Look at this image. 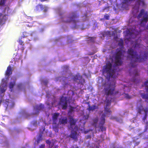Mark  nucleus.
<instances>
[{
  "instance_id": "nucleus-29",
  "label": "nucleus",
  "mask_w": 148,
  "mask_h": 148,
  "mask_svg": "<svg viewBox=\"0 0 148 148\" xmlns=\"http://www.w3.org/2000/svg\"><path fill=\"white\" fill-rule=\"evenodd\" d=\"M106 106H109L110 105L111 103V100H109L106 98Z\"/></svg>"
},
{
  "instance_id": "nucleus-24",
  "label": "nucleus",
  "mask_w": 148,
  "mask_h": 148,
  "mask_svg": "<svg viewBox=\"0 0 148 148\" xmlns=\"http://www.w3.org/2000/svg\"><path fill=\"white\" fill-rule=\"evenodd\" d=\"M97 108V107L95 105H93L92 106H88V108L87 110L89 111H93Z\"/></svg>"
},
{
  "instance_id": "nucleus-26",
  "label": "nucleus",
  "mask_w": 148,
  "mask_h": 148,
  "mask_svg": "<svg viewBox=\"0 0 148 148\" xmlns=\"http://www.w3.org/2000/svg\"><path fill=\"white\" fill-rule=\"evenodd\" d=\"M76 108H74L72 107H71L69 110L68 112V113L69 115L71 114L72 112H75V109Z\"/></svg>"
},
{
  "instance_id": "nucleus-35",
  "label": "nucleus",
  "mask_w": 148,
  "mask_h": 148,
  "mask_svg": "<svg viewBox=\"0 0 148 148\" xmlns=\"http://www.w3.org/2000/svg\"><path fill=\"white\" fill-rule=\"evenodd\" d=\"M125 97L127 99H130L131 98V97L129 96L128 94H125Z\"/></svg>"
},
{
  "instance_id": "nucleus-39",
  "label": "nucleus",
  "mask_w": 148,
  "mask_h": 148,
  "mask_svg": "<svg viewBox=\"0 0 148 148\" xmlns=\"http://www.w3.org/2000/svg\"><path fill=\"white\" fill-rule=\"evenodd\" d=\"M45 144H42L40 146V148H44L45 147Z\"/></svg>"
},
{
  "instance_id": "nucleus-50",
  "label": "nucleus",
  "mask_w": 148,
  "mask_h": 148,
  "mask_svg": "<svg viewBox=\"0 0 148 148\" xmlns=\"http://www.w3.org/2000/svg\"><path fill=\"white\" fill-rule=\"evenodd\" d=\"M75 148H79L78 147H75Z\"/></svg>"
},
{
  "instance_id": "nucleus-27",
  "label": "nucleus",
  "mask_w": 148,
  "mask_h": 148,
  "mask_svg": "<svg viewBox=\"0 0 148 148\" xmlns=\"http://www.w3.org/2000/svg\"><path fill=\"white\" fill-rule=\"evenodd\" d=\"M98 118H95L93 119V124L96 127L97 125V123L98 122Z\"/></svg>"
},
{
  "instance_id": "nucleus-51",
  "label": "nucleus",
  "mask_w": 148,
  "mask_h": 148,
  "mask_svg": "<svg viewBox=\"0 0 148 148\" xmlns=\"http://www.w3.org/2000/svg\"><path fill=\"white\" fill-rule=\"evenodd\" d=\"M130 33V35H132V33Z\"/></svg>"
},
{
  "instance_id": "nucleus-18",
  "label": "nucleus",
  "mask_w": 148,
  "mask_h": 148,
  "mask_svg": "<svg viewBox=\"0 0 148 148\" xmlns=\"http://www.w3.org/2000/svg\"><path fill=\"white\" fill-rule=\"evenodd\" d=\"M67 119L66 117L61 118L59 119V123L60 124H66L67 123Z\"/></svg>"
},
{
  "instance_id": "nucleus-21",
  "label": "nucleus",
  "mask_w": 148,
  "mask_h": 148,
  "mask_svg": "<svg viewBox=\"0 0 148 148\" xmlns=\"http://www.w3.org/2000/svg\"><path fill=\"white\" fill-rule=\"evenodd\" d=\"M69 123L71 126L74 125H75L76 123V121L72 117H70L69 118Z\"/></svg>"
},
{
  "instance_id": "nucleus-7",
  "label": "nucleus",
  "mask_w": 148,
  "mask_h": 148,
  "mask_svg": "<svg viewBox=\"0 0 148 148\" xmlns=\"http://www.w3.org/2000/svg\"><path fill=\"white\" fill-rule=\"evenodd\" d=\"M144 14V16L141 20L140 23V25L144 27L145 26L146 24L148 21V16L147 12L145 13V10L143 9H142L140 10L139 14L137 16L138 18H140L142 17V16Z\"/></svg>"
},
{
  "instance_id": "nucleus-13",
  "label": "nucleus",
  "mask_w": 148,
  "mask_h": 148,
  "mask_svg": "<svg viewBox=\"0 0 148 148\" xmlns=\"http://www.w3.org/2000/svg\"><path fill=\"white\" fill-rule=\"evenodd\" d=\"M73 79L74 81L76 82L79 80V81L77 82H78V84H83L85 82L84 79L83 78L82 76H81L79 73L74 76L73 77Z\"/></svg>"
},
{
  "instance_id": "nucleus-17",
  "label": "nucleus",
  "mask_w": 148,
  "mask_h": 148,
  "mask_svg": "<svg viewBox=\"0 0 148 148\" xmlns=\"http://www.w3.org/2000/svg\"><path fill=\"white\" fill-rule=\"evenodd\" d=\"M43 105H42L41 104L39 106H36L34 108V109H35L36 111V112L34 114H38L39 113V111L43 109Z\"/></svg>"
},
{
  "instance_id": "nucleus-8",
  "label": "nucleus",
  "mask_w": 148,
  "mask_h": 148,
  "mask_svg": "<svg viewBox=\"0 0 148 148\" xmlns=\"http://www.w3.org/2000/svg\"><path fill=\"white\" fill-rule=\"evenodd\" d=\"M69 100L67 97L62 96L61 97L59 104L62 106V109L65 110L66 109L68 106V102Z\"/></svg>"
},
{
  "instance_id": "nucleus-19",
  "label": "nucleus",
  "mask_w": 148,
  "mask_h": 148,
  "mask_svg": "<svg viewBox=\"0 0 148 148\" xmlns=\"http://www.w3.org/2000/svg\"><path fill=\"white\" fill-rule=\"evenodd\" d=\"M12 79L13 80L12 81H11L9 84V88L11 89V91L12 90V89L14 87L15 84L16 79L14 77H12Z\"/></svg>"
},
{
  "instance_id": "nucleus-30",
  "label": "nucleus",
  "mask_w": 148,
  "mask_h": 148,
  "mask_svg": "<svg viewBox=\"0 0 148 148\" xmlns=\"http://www.w3.org/2000/svg\"><path fill=\"white\" fill-rule=\"evenodd\" d=\"M144 85L145 86L146 91L148 92V80H147L144 83Z\"/></svg>"
},
{
  "instance_id": "nucleus-14",
  "label": "nucleus",
  "mask_w": 148,
  "mask_h": 148,
  "mask_svg": "<svg viewBox=\"0 0 148 148\" xmlns=\"http://www.w3.org/2000/svg\"><path fill=\"white\" fill-rule=\"evenodd\" d=\"M145 5L144 0H137L136 2L135 6L134 8L135 9L136 8V10H138L140 5L143 6Z\"/></svg>"
},
{
  "instance_id": "nucleus-37",
  "label": "nucleus",
  "mask_w": 148,
  "mask_h": 148,
  "mask_svg": "<svg viewBox=\"0 0 148 148\" xmlns=\"http://www.w3.org/2000/svg\"><path fill=\"white\" fill-rule=\"evenodd\" d=\"M26 33H27V32H23V36H21V38L22 39V38H24L25 37H27V36H25V35H24V34H26Z\"/></svg>"
},
{
  "instance_id": "nucleus-11",
  "label": "nucleus",
  "mask_w": 148,
  "mask_h": 148,
  "mask_svg": "<svg viewBox=\"0 0 148 148\" xmlns=\"http://www.w3.org/2000/svg\"><path fill=\"white\" fill-rule=\"evenodd\" d=\"M131 69L129 70V73L130 75L133 76L134 77L139 75L137 69H134L137 65H130Z\"/></svg>"
},
{
  "instance_id": "nucleus-5",
  "label": "nucleus",
  "mask_w": 148,
  "mask_h": 148,
  "mask_svg": "<svg viewBox=\"0 0 148 148\" xmlns=\"http://www.w3.org/2000/svg\"><path fill=\"white\" fill-rule=\"evenodd\" d=\"M108 106H106L104 107V112L105 114L102 115L100 122L99 124V127L101 129L102 132L106 131V127L103 126L105 123V118L106 116V114H111L112 111L110 108H107Z\"/></svg>"
},
{
  "instance_id": "nucleus-44",
  "label": "nucleus",
  "mask_w": 148,
  "mask_h": 148,
  "mask_svg": "<svg viewBox=\"0 0 148 148\" xmlns=\"http://www.w3.org/2000/svg\"><path fill=\"white\" fill-rule=\"evenodd\" d=\"M86 103H87V104L88 105V106H90V102H87Z\"/></svg>"
},
{
  "instance_id": "nucleus-1",
  "label": "nucleus",
  "mask_w": 148,
  "mask_h": 148,
  "mask_svg": "<svg viewBox=\"0 0 148 148\" xmlns=\"http://www.w3.org/2000/svg\"><path fill=\"white\" fill-rule=\"evenodd\" d=\"M119 65H105L102 69L103 74L106 78L109 79L110 78H115L118 74L120 70Z\"/></svg>"
},
{
  "instance_id": "nucleus-31",
  "label": "nucleus",
  "mask_w": 148,
  "mask_h": 148,
  "mask_svg": "<svg viewBox=\"0 0 148 148\" xmlns=\"http://www.w3.org/2000/svg\"><path fill=\"white\" fill-rule=\"evenodd\" d=\"M135 0H124V2L126 3H130L132 1H134Z\"/></svg>"
},
{
  "instance_id": "nucleus-32",
  "label": "nucleus",
  "mask_w": 148,
  "mask_h": 148,
  "mask_svg": "<svg viewBox=\"0 0 148 148\" xmlns=\"http://www.w3.org/2000/svg\"><path fill=\"white\" fill-rule=\"evenodd\" d=\"M109 16L107 14H106L104 16V18L106 20H109Z\"/></svg>"
},
{
  "instance_id": "nucleus-15",
  "label": "nucleus",
  "mask_w": 148,
  "mask_h": 148,
  "mask_svg": "<svg viewBox=\"0 0 148 148\" xmlns=\"http://www.w3.org/2000/svg\"><path fill=\"white\" fill-rule=\"evenodd\" d=\"M8 15H3L0 13V25H2L5 23L6 21L8 19Z\"/></svg>"
},
{
  "instance_id": "nucleus-33",
  "label": "nucleus",
  "mask_w": 148,
  "mask_h": 148,
  "mask_svg": "<svg viewBox=\"0 0 148 148\" xmlns=\"http://www.w3.org/2000/svg\"><path fill=\"white\" fill-rule=\"evenodd\" d=\"M18 42H19V44L23 46V42L21 38L19 39L18 41Z\"/></svg>"
},
{
  "instance_id": "nucleus-34",
  "label": "nucleus",
  "mask_w": 148,
  "mask_h": 148,
  "mask_svg": "<svg viewBox=\"0 0 148 148\" xmlns=\"http://www.w3.org/2000/svg\"><path fill=\"white\" fill-rule=\"evenodd\" d=\"M5 0H1L0 2V5H4L5 4Z\"/></svg>"
},
{
  "instance_id": "nucleus-46",
  "label": "nucleus",
  "mask_w": 148,
  "mask_h": 148,
  "mask_svg": "<svg viewBox=\"0 0 148 148\" xmlns=\"http://www.w3.org/2000/svg\"><path fill=\"white\" fill-rule=\"evenodd\" d=\"M106 65H112V64L111 63H110L108 64H107Z\"/></svg>"
},
{
  "instance_id": "nucleus-47",
  "label": "nucleus",
  "mask_w": 148,
  "mask_h": 148,
  "mask_svg": "<svg viewBox=\"0 0 148 148\" xmlns=\"http://www.w3.org/2000/svg\"><path fill=\"white\" fill-rule=\"evenodd\" d=\"M24 49V48L23 47V48L22 49L23 51Z\"/></svg>"
},
{
  "instance_id": "nucleus-40",
  "label": "nucleus",
  "mask_w": 148,
  "mask_h": 148,
  "mask_svg": "<svg viewBox=\"0 0 148 148\" xmlns=\"http://www.w3.org/2000/svg\"><path fill=\"white\" fill-rule=\"evenodd\" d=\"M54 145V143L53 142L51 143V145H49L50 147V148H52L53 145Z\"/></svg>"
},
{
  "instance_id": "nucleus-20",
  "label": "nucleus",
  "mask_w": 148,
  "mask_h": 148,
  "mask_svg": "<svg viewBox=\"0 0 148 148\" xmlns=\"http://www.w3.org/2000/svg\"><path fill=\"white\" fill-rule=\"evenodd\" d=\"M12 73V69L11 66L9 65L7 69V70L6 72V75L8 76H9Z\"/></svg>"
},
{
  "instance_id": "nucleus-3",
  "label": "nucleus",
  "mask_w": 148,
  "mask_h": 148,
  "mask_svg": "<svg viewBox=\"0 0 148 148\" xmlns=\"http://www.w3.org/2000/svg\"><path fill=\"white\" fill-rule=\"evenodd\" d=\"M125 52V51L121 48H119L116 49L114 57V65H121L122 60L124 56Z\"/></svg>"
},
{
  "instance_id": "nucleus-10",
  "label": "nucleus",
  "mask_w": 148,
  "mask_h": 148,
  "mask_svg": "<svg viewBox=\"0 0 148 148\" xmlns=\"http://www.w3.org/2000/svg\"><path fill=\"white\" fill-rule=\"evenodd\" d=\"M13 59L14 60H11L10 62L13 63L14 62L15 64H17L16 62H20L21 63L22 62V60L21 59L22 58V55L21 53H14L13 56Z\"/></svg>"
},
{
  "instance_id": "nucleus-49",
  "label": "nucleus",
  "mask_w": 148,
  "mask_h": 148,
  "mask_svg": "<svg viewBox=\"0 0 148 148\" xmlns=\"http://www.w3.org/2000/svg\"><path fill=\"white\" fill-rule=\"evenodd\" d=\"M147 29L148 30V26H147Z\"/></svg>"
},
{
  "instance_id": "nucleus-41",
  "label": "nucleus",
  "mask_w": 148,
  "mask_h": 148,
  "mask_svg": "<svg viewBox=\"0 0 148 148\" xmlns=\"http://www.w3.org/2000/svg\"><path fill=\"white\" fill-rule=\"evenodd\" d=\"M37 124V121H34L33 124L34 125H36Z\"/></svg>"
},
{
  "instance_id": "nucleus-9",
  "label": "nucleus",
  "mask_w": 148,
  "mask_h": 148,
  "mask_svg": "<svg viewBox=\"0 0 148 148\" xmlns=\"http://www.w3.org/2000/svg\"><path fill=\"white\" fill-rule=\"evenodd\" d=\"M59 114L58 113H54L52 116V120L53 121V124H55V126H53V128L55 131L57 130L58 131V125L57 124V120L59 117Z\"/></svg>"
},
{
  "instance_id": "nucleus-38",
  "label": "nucleus",
  "mask_w": 148,
  "mask_h": 148,
  "mask_svg": "<svg viewBox=\"0 0 148 148\" xmlns=\"http://www.w3.org/2000/svg\"><path fill=\"white\" fill-rule=\"evenodd\" d=\"M46 143L48 144H49V145H51L52 143L49 140H47L46 141Z\"/></svg>"
},
{
  "instance_id": "nucleus-28",
  "label": "nucleus",
  "mask_w": 148,
  "mask_h": 148,
  "mask_svg": "<svg viewBox=\"0 0 148 148\" xmlns=\"http://www.w3.org/2000/svg\"><path fill=\"white\" fill-rule=\"evenodd\" d=\"M123 41L122 39H120V41L118 43V45L121 48H123Z\"/></svg>"
},
{
  "instance_id": "nucleus-43",
  "label": "nucleus",
  "mask_w": 148,
  "mask_h": 148,
  "mask_svg": "<svg viewBox=\"0 0 148 148\" xmlns=\"http://www.w3.org/2000/svg\"><path fill=\"white\" fill-rule=\"evenodd\" d=\"M22 86V85L21 84H19L18 85V87H21Z\"/></svg>"
},
{
  "instance_id": "nucleus-2",
  "label": "nucleus",
  "mask_w": 148,
  "mask_h": 148,
  "mask_svg": "<svg viewBox=\"0 0 148 148\" xmlns=\"http://www.w3.org/2000/svg\"><path fill=\"white\" fill-rule=\"evenodd\" d=\"M128 57L131 60H134L135 62H140L147 59L148 56V53L145 52L144 55L141 56L140 55V56L137 54L136 51H134V50L132 48L129 49L127 51Z\"/></svg>"
},
{
  "instance_id": "nucleus-23",
  "label": "nucleus",
  "mask_w": 148,
  "mask_h": 148,
  "mask_svg": "<svg viewBox=\"0 0 148 148\" xmlns=\"http://www.w3.org/2000/svg\"><path fill=\"white\" fill-rule=\"evenodd\" d=\"M142 98L145 99V101L148 103V94L142 93L141 94Z\"/></svg>"
},
{
  "instance_id": "nucleus-25",
  "label": "nucleus",
  "mask_w": 148,
  "mask_h": 148,
  "mask_svg": "<svg viewBox=\"0 0 148 148\" xmlns=\"http://www.w3.org/2000/svg\"><path fill=\"white\" fill-rule=\"evenodd\" d=\"M5 86H6V85L4 84H2L0 86V90L1 93L5 91V90L4 89L3 87Z\"/></svg>"
},
{
  "instance_id": "nucleus-48",
  "label": "nucleus",
  "mask_w": 148,
  "mask_h": 148,
  "mask_svg": "<svg viewBox=\"0 0 148 148\" xmlns=\"http://www.w3.org/2000/svg\"><path fill=\"white\" fill-rule=\"evenodd\" d=\"M135 81H136V79H134V80H133V82H135Z\"/></svg>"
},
{
  "instance_id": "nucleus-42",
  "label": "nucleus",
  "mask_w": 148,
  "mask_h": 148,
  "mask_svg": "<svg viewBox=\"0 0 148 148\" xmlns=\"http://www.w3.org/2000/svg\"><path fill=\"white\" fill-rule=\"evenodd\" d=\"M58 145H55L53 148H58Z\"/></svg>"
},
{
  "instance_id": "nucleus-4",
  "label": "nucleus",
  "mask_w": 148,
  "mask_h": 148,
  "mask_svg": "<svg viewBox=\"0 0 148 148\" xmlns=\"http://www.w3.org/2000/svg\"><path fill=\"white\" fill-rule=\"evenodd\" d=\"M78 15L76 11H74L70 13L68 16L64 17L63 22L66 23L72 22L75 25L79 22L77 18Z\"/></svg>"
},
{
  "instance_id": "nucleus-6",
  "label": "nucleus",
  "mask_w": 148,
  "mask_h": 148,
  "mask_svg": "<svg viewBox=\"0 0 148 148\" xmlns=\"http://www.w3.org/2000/svg\"><path fill=\"white\" fill-rule=\"evenodd\" d=\"M115 83V81L114 80L104 88L105 94L107 96L112 95L114 94L116 87Z\"/></svg>"
},
{
  "instance_id": "nucleus-22",
  "label": "nucleus",
  "mask_w": 148,
  "mask_h": 148,
  "mask_svg": "<svg viewBox=\"0 0 148 148\" xmlns=\"http://www.w3.org/2000/svg\"><path fill=\"white\" fill-rule=\"evenodd\" d=\"M44 8V6L41 4H39L36 5V11L42 10Z\"/></svg>"
},
{
  "instance_id": "nucleus-36",
  "label": "nucleus",
  "mask_w": 148,
  "mask_h": 148,
  "mask_svg": "<svg viewBox=\"0 0 148 148\" xmlns=\"http://www.w3.org/2000/svg\"><path fill=\"white\" fill-rule=\"evenodd\" d=\"M140 45L139 43H136L134 47V48H135L137 47H139Z\"/></svg>"
},
{
  "instance_id": "nucleus-16",
  "label": "nucleus",
  "mask_w": 148,
  "mask_h": 148,
  "mask_svg": "<svg viewBox=\"0 0 148 148\" xmlns=\"http://www.w3.org/2000/svg\"><path fill=\"white\" fill-rule=\"evenodd\" d=\"M45 128L44 126H42L41 128L40 129V133L39 134L37 140V142L38 143L40 141L42 140V134L43 133V132L45 131Z\"/></svg>"
},
{
  "instance_id": "nucleus-12",
  "label": "nucleus",
  "mask_w": 148,
  "mask_h": 148,
  "mask_svg": "<svg viewBox=\"0 0 148 148\" xmlns=\"http://www.w3.org/2000/svg\"><path fill=\"white\" fill-rule=\"evenodd\" d=\"M78 130L77 127L75 126L74 130L71 131V133L69 135V137L72 138L75 141H76L77 140V132Z\"/></svg>"
},
{
  "instance_id": "nucleus-45",
  "label": "nucleus",
  "mask_w": 148,
  "mask_h": 148,
  "mask_svg": "<svg viewBox=\"0 0 148 148\" xmlns=\"http://www.w3.org/2000/svg\"><path fill=\"white\" fill-rule=\"evenodd\" d=\"M60 78V77L56 78V80L58 81V79H59Z\"/></svg>"
}]
</instances>
